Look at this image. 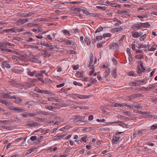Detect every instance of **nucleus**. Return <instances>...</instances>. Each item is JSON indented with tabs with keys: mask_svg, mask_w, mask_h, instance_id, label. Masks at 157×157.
Segmentation results:
<instances>
[{
	"mask_svg": "<svg viewBox=\"0 0 157 157\" xmlns=\"http://www.w3.org/2000/svg\"><path fill=\"white\" fill-rule=\"evenodd\" d=\"M36 92L38 93H41L44 94H48L52 95H55L54 93L48 90H42L39 89H37L36 90Z\"/></svg>",
	"mask_w": 157,
	"mask_h": 157,
	"instance_id": "obj_1",
	"label": "nucleus"
},
{
	"mask_svg": "<svg viewBox=\"0 0 157 157\" xmlns=\"http://www.w3.org/2000/svg\"><path fill=\"white\" fill-rule=\"evenodd\" d=\"M3 31L6 33H17V32H20L23 31V30L21 29H17L15 28H13L9 29H4Z\"/></svg>",
	"mask_w": 157,
	"mask_h": 157,
	"instance_id": "obj_2",
	"label": "nucleus"
},
{
	"mask_svg": "<svg viewBox=\"0 0 157 157\" xmlns=\"http://www.w3.org/2000/svg\"><path fill=\"white\" fill-rule=\"evenodd\" d=\"M10 109L17 111L18 113L22 112L25 111V110L22 107H14L13 106L10 107Z\"/></svg>",
	"mask_w": 157,
	"mask_h": 157,
	"instance_id": "obj_3",
	"label": "nucleus"
},
{
	"mask_svg": "<svg viewBox=\"0 0 157 157\" xmlns=\"http://www.w3.org/2000/svg\"><path fill=\"white\" fill-rule=\"evenodd\" d=\"M9 82L10 83L13 85V86L19 88L21 86H22V85L20 83H19L16 79H12L10 80Z\"/></svg>",
	"mask_w": 157,
	"mask_h": 157,
	"instance_id": "obj_4",
	"label": "nucleus"
},
{
	"mask_svg": "<svg viewBox=\"0 0 157 157\" xmlns=\"http://www.w3.org/2000/svg\"><path fill=\"white\" fill-rule=\"evenodd\" d=\"M156 87H157V86H155V84L153 85L150 84L149 86L147 87H142L141 88V89L144 90L146 91H149L151 90V89H155Z\"/></svg>",
	"mask_w": 157,
	"mask_h": 157,
	"instance_id": "obj_5",
	"label": "nucleus"
},
{
	"mask_svg": "<svg viewBox=\"0 0 157 157\" xmlns=\"http://www.w3.org/2000/svg\"><path fill=\"white\" fill-rule=\"evenodd\" d=\"M26 125L30 127H35L39 125L40 124L36 122L33 121L31 122V121H28L26 123Z\"/></svg>",
	"mask_w": 157,
	"mask_h": 157,
	"instance_id": "obj_6",
	"label": "nucleus"
},
{
	"mask_svg": "<svg viewBox=\"0 0 157 157\" xmlns=\"http://www.w3.org/2000/svg\"><path fill=\"white\" fill-rule=\"evenodd\" d=\"M0 50L2 53L4 54H6L8 53V49L6 46H4V45H1L0 46Z\"/></svg>",
	"mask_w": 157,
	"mask_h": 157,
	"instance_id": "obj_7",
	"label": "nucleus"
},
{
	"mask_svg": "<svg viewBox=\"0 0 157 157\" xmlns=\"http://www.w3.org/2000/svg\"><path fill=\"white\" fill-rule=\"evenodd\" d=\"M123 29L122 27H120L119 28H113L110 30V32L113 33H115L116 32H118L120 31H121Z\"/></svg>",
	"mask_w": 157,
	"mask_h": 157,
	"instance_id": "obj_8",
	"label": "nucleus"
},
{
	"mask_svg": "<svg viewBox=\"0 0 157 157\" xmlns=\"http://www.w3.org/2000/svg\"><path fill=\"white\" fill-rule=\"evenodd\" d=\"M121 138L120 136H114L113 137L112 142L114 144H116L119 141L120 139Z\"/></svg>",
	"mask_w": 157,
	"mask_h": 157,
	"instance_id": "obj_9",
	"label": "nucleus"
},
{
	"mask_svg": "<svg viewBox=\"0 0 157 157\" xmlns=\"http://www.w3.org/2000/svg\"><path fill=\"white\" fill-rule=\"evenodd\" d=\"M118 47V44L117 43H113L111 44L109 46V48L111 50L116 49Z\"/></svg>",
	"mask_w": 157,
	"mask_h": 157,
	"instance_id": "obj_10",
	"label": "nucleus"
},
{
	"mask_svg": "<svg viewBox=\"0 0 157 157\" xmlns=\"http://www.w3.org/2000/svg\"><path fill=\"white\" fill-rule=\"evenodd\" d=\"M35 103L33 101H29L25 103V105H27V107L28 108H30L31 107L33 106L34 105Z\"/></svg>",
	"mask_w": 157,
	"mask_h": 157,
	"instance_id": "obj_11",
	"label": "nucleus"
},
{
	"mask_svg": "<svg viewBox=\"0 0 157 157\" xmlns=\"http://www.w3.org/2000/svg\"><path fill=\"white\" fill-rule=\"evenodd\" d=\"M0 102L3 104H5L6 106L10 105L11 104L10 102L6 101V100H3L1 98H0Z\"/></svg>",
	"mask_w": 157,
	"mask_h": 157,
	"instance_id": "obj_12",
	"label": "nucleus"
},
{
	"mask_svg": "<svg viewBox=\"0 0 157 157\" xmlns=\"http://www.w3.org/2000/svg\"><path fill=\"white\" fill-rule=\"evenodd\" d=\"M83 74V71H78L76 74V76L77 78H82Z\"/></svg>",
	"mask_w": 157,
	"mask_h": 157,
	"instance_id": "obj_13",
	"label": "nucleus"
},
{
	"mask_svg": "<svg viewBox=\"0 0 157 157\" xmlns=\"http://www.w3.org/2000/svg\"><path fill=\"white\" fill-rule=\"evenodd\" d=\"M27 73L28 75L31 76H33L36 73V71H34L33 72H31L30 70L29 69L27 68Z\"/></svg>",
	"mask_w": 157,
	"mask_h": 157,
	"instance_id": "obj_14",
	"label": "nucleus"
},
{
	"mask_svg": "<svg viewBox=\"0 0 157 157\" xmlns=\"http://www.w3.org/2000/svg\"><path fill=\"white\" fill-rule=\"evenodd\" d=\"M2 65L3 67H6L7 68H9L10 67V66L9 63V62L7 61H2Z\"/></svg>",
	"mask_w": 157,
	"mask_h": 157,
	"instance_id": "obj_15",
	"label": "nucleus"
},
{
	"mask_svg": "<svg viewBox=\"0 0 157 157\" xmlns=\"http://www.w3.org/2000/svg\"><path fill=\"white\" fill-rule=\"evenodd\" d=\"M34 14H35L34 13H32V12L29 13H28L27 14H25L24 13H21V14L20 16L22 17H28L29 16H32L33 15H34Z\"/></svg>",
	"mask_w": 157,
	"mask_h": 157,
	"instance_id": "obj_16",
	"label": "nucleus"
},
{
	"mask_svg": "<svg viewBox=\"0 0 157 157\" xmlns=\"http://www.w3.org/2000/svg\"><path fill=\"white\" fill-rule=\"evenodd\" d=\"M59 108L58 107H54L52 106H47L46 107L47 109H48L50 110H52L57 109Z\"/></svg>",
	"mask_w": 157,
	"mask_h": 157,
	"instance_id": "obj_17",
	"label": "nucleus"
},
{
	"mask_svg": "<svg viewBox=\"0 0 157 157\" xmlns=\"http://www.w3.org/2000/svg\"><path fill=\"white\" fill-rule=\"evenodd\" d=\"M76 96L80 99H86L89 97V96L86 95H81L78 94L76 95Z\"/></svg>",
	"mask_w": 157,
	"mask_h": 157,
	"instance_id": "obj_18",
	"label": "nucleus"
},
{
	"mask_svg": "<svg viewBox=\"0 0 157 157\" xmlns=\"http://www.w3.org/2000/svg\"><path fill=\"white\" fill-rule=\"evenodd\" d=\"M110 72V70L109 69L107 71L104 72L103 74L104 76L103 78H105L106 77H107L109 75Z\"/></svg>",
	"mask_w": 157,
	"mask_h": 157,
	"instance_id": "obj_19",
	"label": "nucleus"
},
{
	"mask_svg": "<svg viewBox=\"0 0 157 157\" xmlns=\"http://www.w3.org/2000/svg\"><path fill=\"white\" fill-rule=\"evenodd\" d=\"M93 54L92 53H90V62L89 63V67H90V65H91V64H92L93 63Z\"/></svg>",
	"mask_w": 157,
	"mask_h": 157,
	"instance_id": "obj_20",
	"label": "nucleus"
},
{
	"mask_svg": "<svg viewBox=\"0 0 157 157\" xmlns=\"http://www.w3.org/2000/svg\"><path fill=\"white\" fill-rule=\"evenodd\" d=\"M132 37L134 38H137L140 37L138 32H132Z\"/></svg>",
	"mask_w": 157,
	"mask_h": 157,
	"instance_id": "obj_21",
	"label": "nucleus"
},
{
	"mask_svg": "<svg viewBox=\"0 0 157 157\" xmlns=\"http://www.w3.org/2000/svg\"><path fill=\"white\" fill-rule=\"evenodd\" d=\"M12 70L13 72L18 74L21 73L22 72L21 70L15 68H12Z\"/></svg>",
	"mask_w": 157,
	"mask_h": 157,
	"instance_id": "obj_22",
	"label": "nucleus"
},
{
	"mask_svg": "<svg viewBox=\"0 0 157 157\" xmlns=\"http://www.w3.org/2000/svg\"><path fill=\"white\" fill-rule=\"evenodd\" d=\"M142 28H148L150 26V25L147 22L145 23H142Z\"/></svg>",
	"mask_w": 157,
	"mask_h": 157,
	"instance_id": "obj_23",
	"label": "nucleus"
},
{
	"mask_svg": "<svg viewBox=\"0 0 157 157\" xmlns=\"http://www.w3.org/2000/svg\"><path fill=\"white\" fill-rule=\"evenodd\" d=\"M26 113L27 114L28 117H33L37 115V113H30L29 112H27V113Z\"/></svg>",
	"mask_w": 157,
	"mask_h": 157,
	"instance_id": "obj_24",
	"label": "nucleus"
},
{
	"mask_svg": "<svg viewBox=\"0 0 157 157\" xmlns=\"http://www.w3.org/2000/svg\"><path fill=\"white\" fill-rule=\"evenodd\" d=\"M117 70L116 69H113L112 71V75L113 77L114 78H116L117 77Z\"/></svg>",
	"mask_w": 157,
	"mask_h": 157,
	"instance_id": "obj_25",
	"label": "nucleus"
},
{
	"mask_svg": "<svg viewBox=\"0 0 157 157\" xmlns=\"http://www.w3.org/2000/svg\"><path fill=\"white\" fill-rule=\"evenodd\" d=\"M29 21V19L28 18L23 19H20V20H19V22H20V23L22 24L25 22Z\"/></svg>",
	"mask_w": 157,
	"mask_h": 157,
	"instance_id": "obj_26",
	"label": "nucleus"
},
{
	"mask_svg": "<svg viewBox=\"0 0 157 157\" xmlns=\"http://www.w3.org/2000/svg\"><path fill=\"white\" fill-rule=\"evenodd\" d=\"M43 54V57H49L50 56V54L49 53V52L46 50H45Z\"/></svg>",
	"mask_w": 157,
	"mask_h": 157,
	"instance_id": "obj_27",
	"label": "nucleus"
},
{
	"mask_svg": "<svg viewBox=\"0 0 157 157\" xmlns=\"http://www.w3.org/2000/svg\"><path fill=\"white\" fill-rule=\"evenodd\" d=\"M142 23H140V24H136L135 26H133L132 27L133 29H134V28H142Z\"/></svg>",
	"mask_w": 157,
	"mask_h": 157,
	"instance_id": "obj_28",
	"label": "nucleus"
},
{
	"mask_svg": "<svg viewBox=\"0 0 157 157\" xmlns=\"http://www.w3.org/2000/svg\"><path fill=\"white\" fill-rule=\"evenodd\" d=\"M48 101H58V99L56 98H54V97H52L50 98H48Z\"/></svg>",
	"mask_w": 157,
	"mask_h": 157,
	"instance_id": "obj_29",
	"label": "nucleus"
},
{
	"mask_svg": "<svg viewBox=\"0 0 157 157\" xmlns=\"http://www.w3.org/2000/svg\"><path fill=\"white\" fill-rule=\"evenodd\" d=\"M12 59L14 62H18L19 60V58L15 56H13L12 57Z\"/></svg>",
	"mask_w": 157,
	"mask_h": 157,
	"instance_id": "obj_30",
	"label": "nucleus"
},
{
	"mask_svg": "<svg viewBox=\"0 0 157 157\" xmlns=\"http://www.w3.org/2000/svg\"><path fill=\"white\" fill-rule=\"evenodd\" d=\"M15 99V102L16 103H20L21 102L22 100L21 98L18 97H16L14 98Z\"/></svg>",
	"mask_w": 157,
	"mask_h": 157,
	"instance_id": "obj_31",
	"label": "nucleus"
},
{
	"mask_svg": "<svg viewBox=\"0 0 157 157\" xmlns=\"http://www.w3.org/2000/svg\"><path fill=\"white\" fill-rule=\"evenodd\" d=\"M149 48V45L148 44L146 45L144 44H141L140 45H139L138 48Z\"/></svg>",
	"mask_w": 157,
	"mask_h": 157,
	"instance_id": "obj_32",
	"label": "nucleus"
},
{
	"mask_svg": "<svg viewBox=\"0 0 157 157\" xmlns=\"http://www.w3.org/2000/svg\"><path fill=\"white\" fill-rule=\"evenodd\" d=\"M84 40L85 43L87 45H90V42L89 39L87 37H85L84 39Z\"/></svg>",
	"mask_w": 157,
	"mask_h": 157,
	"instance_id": "obj_33",
	"label": "nucleus"
},
{
	"mask_svg": "<svg viewBox=\"0 0 157 157\" xmlns=\"http://www.w3.org/2000/svg\"><path fill=\"white\" fill-rule=\"evenodd\" d=\"M64 135H60L59 136H55L53 138H54V140H55V139L58 140V139H59L60 138H62L63 137H64Z\"/></svg>",
	"mask_w": 157,
	"mask_h": 157,
	"instance_id": "obj_34",
	"label": "nucleus"
},
{
	"mask_svg": "<svg viewBox=\"0 0 157 157\" xmlns=\"http://www.w3.org/2000/svg\"><path fill=\"white\" fill-rule=\"evenodd\" d=\"M44 137L42 136H40L38 139H37L38 140L36 141V143L37 144L40 143L44 139Z\"/></svg>",
	"mask_w": 157,
	"mask_h": 157,
	"instance_id": "obj_35",
	"label": "nucleus"
},
{
	"mask_svg": "<svg viewBox=\"0 0 157 157\" xmlns=\"http://www.w3.org/2000/svg\"><path fill=\"white\" fill-rule=\"evenodd\" d=\"M132 105L136 108H138L141 107V105L137 103H133L132 104Z\"/></svg>",
	"mask_w": 157,
	"mask_h": 157,
	"instance_id": "obj_36",
	"label": "nucleus"
},
{
	"mask_svg": "<svg viewBox=\"0 0 157 157\" xmlns=\"http://www.w3.org/2000/svg\"><path fill=\"white\" fill-rule=\"evenodd\" d=\"M31 61L35 63H41L40 61L36 59L35 58L32 59L31 60Z\"/></svg>",
	"mask_w": 157,
	"mask_h": 157,
	"instance_id": "obj_37",
	"label": "nucleus"
},
{
	"mask_svg": "<svg viewBox=\"0 0 157 157\" xmlns=\"http://www.w3.org/2000/svg\"><path fill=\"white\" fill-rule=\"evenodd\" d=\"M117 13L119 14H121L124 13H128V12L126 10L122 11L118 10L117 11Z\"/></svg>",
	"mask_w": 157,
	"mask_h": 157,
	"instance_id": "obj_38",
	"label": "nucleus"
},
{
	"mask_svg": "<svg viewBox=\"0 0 157 157\" xmlns=\"http://www.w3.org/2000/svg\"><path fill=\"white\" fill-rule=\"evenodd\" d=\"M115 21H116L117 22V23H116L115 24V26H119L120 25L122 24V23L121 21L117 19H116V20H115Z\"/></svg>",
	"mask_w": 157,
	"mask_h": 157,
	"instance_id": "obj_39",
	"label": "nucleus"
},
{
	"mask_svg": "<svg viewBox=\"0 0 157 157\" xmlns=\"http://www.w3.org/2000/svg\"><path fill=\"white\" fill-rule=\"evenodd\" d=\"M34 119L37 121H44V119L43 118L38 117H36L34 118Z\"/></svg>",
	"mask_w": 157,
	"mask_h": 157,
	"instance_id": "obj_40",
	"label": "nucleus"
},
{
	"mask_svg": "<svg viewBox=\"0 0 157 157\" xmlns=\"http://www.w3.org/2000/svg\"><path fill=\"white\" fill-rule=\"evenodd\" d=\"M34 84L32 82H28L27 84V86L28 87H33L34 86Z\"/></svg>",
	"mask_w": 157,
	"mask_h": 157,
	"instance_id": "obj_41",
	"label": "nucleus"
},
{
	"mask_svg": "<svg viewBox=\"0 0 157 157\" xmlns=\"http://www.w3.org/2000/svg\"><path fill=\"white\" fill-rule=\"evenodd\" d=\"M147 17V14L146 13H145L144 14H143L142 15H138L137 16V17H139V18H143L145 17Z\"/></svg>",
	"mask_w": 157,
	"mask_h": 157,
	"instance_id": "obj_42",
	"label": "nucleus"
},
{
	"mask_svg": "<svg viewBox=\"0 0 157 157\" xmlns=\"http://www.w3.org/2000/svg\"><path fill=\"white\" fill-rule=\"evenodd\" d=\"M103 30V28L101 26L99 27L96 30L95 33L99 32Z\"/></svg>",
	"mask_w": 157,
	"mask_h": 157,
	"instance_id": "obj_43",
	"label": "nucleus"
},
{
	"mask_svg": "<svg viewBox=\"0 0 157 157\" xmlns=\"http://www.w3.org/2000/svg\"><path fill=\"white\" fill-rule=\"evenodd\" d=\"M34 151V148H31L28 150L26 153V155H27L31 153L32 152Z\"/></svg>",
	"mask_w": 157,
	"mask_h": 157,
	"instance_id": "obj_44",
	"label": "nucleus"
},
{
	"mask_svg": "<svg viewBox=\"0 0 157 157\" xmlns=\"http://www.w3.org/2000/svg\"><path fill=\"white\" fill-rule=\"evenodd\" d=\"M11 92H10L8 93V94L7 93V98H10L11 99H13L15 98V97L14 96H11L10 95H9L10 94H11Z\"/></svg>",
	"mask_w": 157,
	"mask_h": 157,
	"instance_id": "obj_45",
	"label": "nucleus"
},
{
	"mask_svg": "<svg viewBox=\"0 0 157 157\" xmlns=\"http://www.w3.org/2000/svg\"><path fill=\"white\" fill-rule=\"evenodd\" d=\"M73 84L75 85H78L80 86H83V85L82 84H81L79 82H77L76 81H74Z\"/></svg>",
	"mask_w": 157,
	"mask_h": 157,
	"instance_id": "obj_46",
	"label": "nucleus"
},
{
	"mask_svg": "<svg viewBox=\"0 0 157 157\" xmlns=\"http://www.w3.org/2000/svg\"><path fill=\"white\" fill-rule=\"evenodd\" d=\"M123 112L126 115H128V116H130L131 115V113L130 112L127 111H126V110H124L123 111Z\"/></svg>",
	"mask_w": 157,
	"mask_h": 157,
	"instance_id": "obj_47",
	"label": "nucleus"
},
{
	"mask_svg": "<svg viewBox=\"0 0 157 157\" xmlns=\"http://www.w3.org/2000/svg\"><path fill=\"white\" fill-rule=\"evenodd\" d=\"M96 7L97 8L100 9L105 10H106L107 8L106 6H97Z\"/></svg>",
	"mask_w": 157,
	"mask_h": 157,
	"instance_id": "obj_48",
	"label": "nucleus"
},
{
	"mask_svg": "<svg viewBox=\"0 0 157 157\" xmlns=\"http://www.w3.org/2000/svg\"><path fill=\"white\" fill-rule=\"evenodd\" d=\"M82 12L83 13H85L86 14H89V12H86V10L85 9H81V8H80V12Z\"/></svg>",
	"mask_w": 157,
	"mask_h": 157,
	"instance_id": "obj_49",
	"label": "nucleus"
},
{
	"mask_svg": "<svg viewBox=\"0 0 157 157\" xmlns=\"http://www.w3.org/2000/svg\"><path fill=\"white\" fill-rule=\"evenodd\" d=\"M147 36V34H146L142 36L140 38V41H143L144 40V39L146 38Z\"/></svg>",
	"mask_w": 157,
	"mask_h": 157,
	"instance_id": "obj_50",
	"label": "nucleus"
},
{
	"mask_svg": "<svg viewBox=\"0 0 157 157\" xmlns=\"http://www.w3.org/2000/svg\"><path fill=\"white\" fill-rule=\"evenodd\" d=\"M139 74H141L142 73V70L139 65L138 66V70L137 71Z\"/></svg>",
	"mask_w": 157,
	"mask_h": 157,
	"instance_id": "obj_51",
	"label": "nucleus"
},
{
	"mask_svg": "<svg viewBox=\"0 0 157 157\" xmlns=\"http://www.w3.org/2000/svg\"><path fill=\"white\" fill-rule=\"evenodd\" d=\"M35 75L36 77H38V76H40L42 77H43V75H42V72H40V73H37L35 74Z\"/></svg>",
	"mask_w": 157,
	"mask_h": 157,
	"instance_id": "obj_52",
	"label": "nucleus"
},
{
	"mask_svg": "<svg viewBox=\"0 0 157 157\" xmlns=\"http://www.w3.org/2000/svg\"><path fill=\"white\" fill-rule=\"evenodd\" d=\"M87 138V136H83V137H82L81 138V141H83L84 142H85V143H86V140H85Z\"/></svg>",
	"mask_w": 157,
	"mask_h": 157,
	"instance_id": "obj_53",
	"label": "nucleus"
},
{
	"mask_svg": "<svg viewBox=\"0 0 157 157\" xmlns=\"http://www.w3.org/2000/svg\"><path fill=\"white\" fill-rule=\"evenodd\" d=\"M63 33H65V34L67 36H70L71 35L70 32L67 30H63Z\"/></svg>",
	"mask_w": 157,
	"mask_h": 157,
	"instance_id": "obj_54",
	"label": "nucleus"
},
{
	"mask_svg": "<svg viewBox=\"0 0 157 157\" xmlns=\"http://www.w3.org/2000/svg\"><path fill=\"white\" fill-rule=\"evenodd\" d=\"M111 5L113 7H117L118 8L120 7L121 6L120 5L118 4H117L116 3H113V4H111Z\"/></svg>",
	"mask_w": 157,
	"mask_h": 157,
	"instance_id": "obj_55",
	"label": "nucleus"
},
{
	"mask_svg": "<svg viewBox=\"0 0 157 157\" xmlns=\"http://www.w3.org/2000/svg\"><path fill=\"white\" fill-rule=\"evenodd\" d=\"M156 128H157V124H155L153 125L151 128L152 130H154Z\"/></svg>",
	"mask_w": 157,
	"mask_h": 157,
	"instance_id": "obj_56",
	"label": "nucleus"
},
{
	"mask_svg": "<svg viewBox=\"0 0 157 157\" xmlns=\"http://www.w3.org/2000/svg\"><path fill=\"white\" fill-rule=\"evenodd\" d=\"M37 136H32L30 138V140L33 141H35L37 140Z\"/></svg>",
	"mask_w": 157,
	"mask_h": 157,
	"instance_id": "obj_57",
	"label": "nucleus"
},
{
	"mask_svg": "<svg viewBox=\"0 0 157 157\" xmlns=\"http://www.w3.org/2000/svg\"><path fill=\"white\" fill-rule=\"evenodd\" d=\"M41 45H43V46L47 47H49L50 44H48L47 42H44L43 43L41 44Z\"/></svg>",
	"mask_w": 157,
	"mask_h": 157,
	"instance_id": "obj_58",
	"label": "nucleus"
},
{
	"mask_svg": "<svg viewBox=\"0 0 157 157\" xmlns=\"http://www.w3.org/2000/svg\"><path fill=\"white\" fill-rule=\"evenodd\" d=\"M80 118V117H79V116L74 115V116H72V118H71V119L77 120V119H79V118Z\"/></svg>",
	"mask_w": 157,
	"mask_h": 157,
	"instance_id": "obj_59",
	"label": "nucleus"
},
{
	"mask_svg": "<svg viewBox=\"0 0 157 157\" xmlns=\"http://www.w3.org/2000/svg\"><path fill=\"white\" fill-rule=\"evenodd\" d=\"M111 36V34L109 33H106L104 34L103 35V36L104 37H110Z\"/></svg>",
	"mask_w": 157,
	"mask_h": 157,
	"instance_id": "obj_60",
	"label": "nucleus"
},
{
	"mask_svg": "<svg viewBox=\"0 0 157 157\" xmlns=\"http://www.w3.org/2000/svg\"><path fill=\"white\" fill-rule=\"evenodd\" d=\"M135 57L137 59H143L144 58V56L142 55H137L135 56Z\"/></svg>",
	"mask_w": 157,
	"mask_h": 157,
	"instance_id": "obj_61",
	"label": "nucleus"
},
{
	"mask_svg": "<svg viewBox=\"0 0 157 157\" xmlns=\"http://www.w3.org/2000/svg\"><path fill=\"white\" fill-rule=\"evenodd\" d=\"M38 79L40 81L42 82L43 83H46V82L45 81H44V80L42 78L38 77Z\"/></svg>",
	"mask_w": 157,
	"mask_h": 157,
	"instance_id": "obj_62",
	"label": "nucleus"
},
{
	"mask_svg": "<svg viewBox=\"0 0 157 157\" xmlns=\"http://www.w3.org/2000/svg\"><path fill=\"white\" fill-rule=\"evenodd\" d=\"M13 40L17 41H20L21 40H23V39L21 38H20L19 37H16L14 38L13 39Z\"/></svg>",
	"mask_w": 157,
	"mask_h": 157,
	"instance_id": "obj_63",
	"label": "nucleus"
},
{
	"mask_svg": "<svg viewBox=\"0 0 157 157\" xmlns=\"http://www.w3.org/2000/svg\"><path fill=\"white\" fill-rule=\"evenodd\" d=\"M126 106L128 108H129L130 109H133V108L132 107V105L131 104H130V105L126 104Z\"/></svg>",
	"mask_w": 157,
	"mask_h": 157,
	"instance_id": "obj_64",
	"label": "nucleus"
}]
</instances>
